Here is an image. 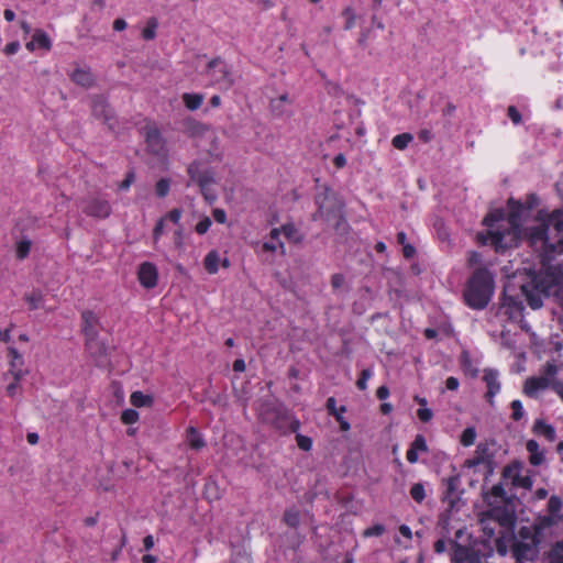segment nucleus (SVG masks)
Returning a JSON list of instances; mask_svg holds the SVG:
<instances>
[{
	"mask_svg": "<svg viewBox=\"0 0 563 563\" xmlns=\"http://www.w3.org/2000/svg\"><path fill=\"white\" fill-rule=\"evenodd\" d=\"M528 280L517 284L515 280H507L503 287L499 297V303L496 316L503 312L508 320H522L525 297L528 306L533 309H540L543 306V297L551 296V289L554 286V279L542 275L533 268L526 269Z\"/></svg>",
	"mask_w": 563,
	"mask_h": 563,
	"instance_id": "obj_1",
	"label": "nucleus"
},
{
	"mask_svg": "<svg viewBox=\"0 0 563 563\" xmlns=\"http://www.w3.org/2000/svg\"><path fill=\"white\" fill-rule=\"evenodd\" d=\"M522 239L527 240L531 247L540 251L541 271L545 272L544 276L556 277L563 276V265H552V261L563 253V235L558 239L556 243L551 242V236L547 230V224L540 222L536 227L522 228Z\"/></svg>",
	"mask_w": 563,
	"mask_h": 563,
	"instance_id": "obj_2",
	"label": "nucleus"
},
{
	"mask_svg": "<svg viewBox=\"0 0 563 563\" xmlns=\"http://www.w3.org/2000/svg\"><path fill=\"white\" fill-rule=\"evenodd\" d=\"M495 290L494 274L485 266L474 269L463 289V299L466 306L474 310L485 309Z\"/></svg>",
	"mask_w": 563,
	"mask_h": 563,
	"instance_id": "obj_3",
	"label": "nucleus"
},
{
	"mask_svg": "<svg viewBox=\"0 0 563 563\" xmlns=\"http://www.w3.org/2000/svg\"><path fill=\"white\" fill-rule=\"evenodd\" d=\"M509 208L507 222L508 228L495 229L493 247L497 253H505L507 250L517 247L522 240V209L523 205L520 200L509 198L507 201Z\"/></svg>",
	"mask_w": 563,
	"mask_h": 563,
	"instance_id": "obj_4",
	"label": "nucleus"
},
{
	"mask_svg": "<svg viewBox=\"0 0 563 563\" xmlns=\"http://www.w3.org/2000/svg\"><path fill=\"white\" fill-rule=\"evenodd\" d=\"M319 196H327L324 208V220L332 223L335 231L340 232L346 225L344 216V201L335 194L328 185L322 187V191L318 192Z\"/></svg>",
	"mask_w": 563,
	"mask_h": 563,
	"instance_id": "obj_5",
	"label": "nucleus"
},
{
	"mask_svg": "<svg viewBox=\"0 0 563 563\" xmlns=\"http://www.w3.org/2000/svg\"><path fill=\"white\" fill-rule=\"evenodd\" d=\"M258 415L264 423L272 426L282 433L287 432V419L289 413L284 407L273 402H264L260 408Z\"/></svg>",
	"mask_w": 563,
	"mask_h": 563,
	"instance_id": "obj_6",
	"label": "nucleus"
},
{
	"mask_svg": "<svg viewBox=\"0 0 563 563\" xmlns=\"http://www.w3.org/2000/svg\"><path fill=\"white\" fill-rule=\"evenodd\" d=\"M92 115L101 120L110 131L118 126L117 118L107 99L100 95L95 96L91 102Z\"/></svg>",
	"mask_w": 563,
	"mask_h": 563,
	"instance_id": "obj_7",
	"label": "nucleus"
},
{
	"mask_svg": "<svg viewBox=\"0 0 563 563\" xmlns=\"http://www.w3.org/2000/svg\"><path fill=\"white\" fill-rule=\"evenodd\" d=\"M82 212L97 219H106L111 214L112 208L107 199L91 197L82 201Z\"/></svg>",
	"mask_w": 563,
	"mask_h": 563,
	"instance_id": "obj_8",
	"label": "nucleus"
},
{
	"mask_svg": "<svg viewBox=\"0 0 563 563\" xmlns=\"http://www.w3.org/2000/svg\"><path fill=\"white\" fill-rule=\"evenodd\" d=\"M538 541H514L511 544V553L517 563L533 561L539 556Z\"/></svg>",
	"mask_w": 563,
	"mask_h": 563,
	"instance_id": "obj_9",
	"label": "nucleus"
},
{
	"mask_svg": "<svg viewBox=\"0 0 563 563\" xmlns=\"http://www.w3.org/2000/svg\"><path fill=\"white\" fill-rule=\"evenodd\" d=\"M452 563H483L479 551L472 547L463 545L457 541H452Z\"/></svg>",
	"mask_w": 563,
	"mask_h": 563,
	"instance_id": "obj_10",
	"label": "nucleus"
},
{
	"mask_svg": "<svg viewBox=\"0 0 563 563\" xmlns=\"http://www.w3.org/2000/svg\"><path fill=\"white\" fill-rule=\"evenodd\" d=\"M202 163L200 161H192L187 167V174L191 181L196 183L200 189L203 185L216 183L214 170L212 168L201 169Z\"/></svg>",
	"mask_w": 563,
	"mask_h": 563,
	"instance_id": "obj_11",
	"label": "nucleus"
},
{
	"mask_svg": "<svg viewBox=\"0 0 563 563\" xmlns=\"http://www.w3.org/2000/svg\"><path fill=\"white\" fill-rule=\"evenodd\" d=\"M537 220L539 222L545 223L548 231L550 230V228H553L556 235H560L563 233V209L562 208L554 209L551 213L547 212L545 210H539L538 214H537Z\"/></svg>",
	"mask_w": 563,
	"mask_h": 563,
	"instance_id": "obj_12",
	"label": "nucleus"
},
{
	"mask_svg": "<svg viewBox=\"0 0 563 563\" xmlns=\"http://www.w3.org/2000/svg\"><path fill=\"white\" fill-rule=\"evenodd\" d=\"M208 69L211 73L212 78L216 79L219 84H223L227 88L231 87L233 84V80L231 78V75L229 70L227 69V66L222 63V60L217 57L209 62Z\"/></svg>",
	"mask_w": 563,
	"mask_h": 563,
	"instance_id": "obj_13",
	"label": "nucleus"
},
{
	"mask_svg": "<svg viewBox=\"0 0 563 563\" xmlns=\"http://www.w3.org/2000/svg\"><path fill=\"white\" fill-rule=\"evenodd\" d=\"M137 276L140 284L147 289L154 288L157 285V268L150 262H144L140 265Z\"/></svg>",
	"mask_w": 563,
	"mask_h": 563,
	"instance_id": "obj_14",
	"label": "nucleus"
},
{
	"mask_svg": "<svg viewBox=\"0 0 563 563\" xmlns=\"http://www.w3.org/2000/svg\"><path fill=\"white\" fill-rule=\"evenodd\" d=\"M483 380L486 383L487 391L485 398L493 407L495 395L500 390V383L498 382V372L493 368L484 369Z\"/></svg>",
	"mask_w": 563,
	"mask_h": 563,
	"instance_id": "obj_15",
	"label": "nucleus"
},
{
	"mask_svg": "<svg viewBox=\"0 0 563 563\" xmlns=\"http://www.w3.org/2000/svg\"><path fill=\"white\" fill-rule=\"evenodd\" d=\"M442 483L446 486L442 501H446L450 509H453L456 505V501L460 499V496H455L457 486L460 485V475L454 474L448 478H443Z\"/></svg>",
	"mask_w": 563,
	"mask_h": 563,
	"instance_id": "obj_16",
	"label": "nucleus"
},
{
	"mask_svg": "<svg viewBox=\"0 0 563 563\" xmlns=\"http://www.w3.org/2000/svg\"><path fill=\"white\" fill-rule=\"evenodd\" d=\"M81 319H82V332L85 335V339H89L92 336H97V325L99 323L98 317L91 310H85L81 312Z\"/></svg>",
	"mask_w": 563,
	"mask_h": 563,
	"instance_id": "obj_17",
	"label": "nucleus"
},
{
	"mask_svg": "<svg viewBox=\"0 0 563 563\" xmlns=\"http://www.w3.org/2000/svg\"><path fill=\"white\" fill-rule=\"evenodd\" d=\"M496 445L497 442L495 439L485 440L484 442L478 443L475 454L483 464L495 460L496 451L492 450L490 446Z\"/></svg>",
	"mask_w": 563,
	"mask_h": 563,
	"instance_id": "obj_18",
	"label": "nucleus"
},
{
	"mask_svg": "<svg viewBox=\"0 0 563 563\" xmlns=\"http://www.w3.org/2000/svg\"><path fill=\"white\" fill-rule=\"evenodd\" d=\"M85 345L87 351L95 358L106 356L108 354V351L110 350V346L107 345L104 342L100 341L98 335L86 339Z\"/></svg>",
	"mask_w": 563,
	"mask_h": 563,
	"instance_id": "obj_19",
	"label": "nucleus"
},
{
	"mask_svg": "<svg viewBox=\"0 0 563 563\" xmlns=\"http://www.w3.org/2000/svg\"><path fill=\"white\" fill-rule=\"evenodd\" d=\"M183 130L189 136L197 137L202 136L209 130V126L196 119L186 118L183 120Z\"/></svg>",
	"mask_w": 563,
	"mask_h": 563,
	"instance_id": "obj_20",
	"label": "nucleus"
},
{
	"mask_svg": "<svg viewBox=\"0 0 563 563\" xmlns=\"http://www.w3.org/2000/svg\"><path fill=\"white\" fill-rule=\"evenodd\" d=\"M70 78L75 84L84 88H90L95 84V78L91 73L80 68L75 69Z\"/></svg>",
	"mask_w": 563,
	"mask_h": 563,
	"instance_id": "obj_21",
	"label": "nucleus"
},
{
	"mask_svg": "<svg viewBox=\"0 0 563 563\" xmlns=\"http://www.w3.org/2000/svg\"><path fill=\"white\" fill-rule=\"evenodd\" d=\"M555 515L548 512V515H540L536 518L532 529L537 531L538 534L543 537V531L555 526Z\"/></svg>",
	"mask_w": 563,
	"mask_h": 563,
	"instance_id": "obj_22",
	"label": "nucleus"
},
{
	"mask_svg": "<svg viewBox=\"0 0 563 563\" xmlns=\"http://www.w3.org/2000/svg\"><path fill=\"white\" fill-rule=\"evenodd\" d=\"M508 213L501 208L494 209L490 212H488L483 221L482 224L487 228H493L500 221L507 220Z\"/></svg>",
	"mask_w": 563,
	"mask_h": 563,
	"instance_id": "obj_23",
	"label": "nucleus"
},
{
	"mask_svg": "<svg viewBox=\"0 0 563 563\" xmlns=\"http://www.w3.org/2000/svg\"><path fill=\"white\" fill-rule=\"evenodd\" d=\"M282 233L294 244H301L305 240L303 234L298 231L294 223H286L282 225Z\"/></svg>",
	"mask_w": 563,
	"mask_h": 563,
	"instance_id": "obj_24",
	"label": "nucleus"
},
{
	"mask_svg": "<svg viewBox=\"0 0 563 563\" xmlns=\"http://www.w3.org/2000/svg\"><path fill=\"white\" fill-rule=\"evenodd\" d=\"M533 432L543 434L548 441L553 442L556 439V433L551 424L545 423L542 419L536 420Z\"/></svg>",
	"mask_w": 563,
	"mask_h": 563,
	"instance_id": "obj_25",
	"label": "nucleus"
},
{
	"mask_svg": "<svg viewBox=\"0 0 563 563\" xmlns=\"http://www.w3.org/2000/svg\"><path fill=\"white\" fill-rule=\"evenodd\" d=\"M23 300L29 303L31 310H36L43 307L44 295L41 289H33L23 296Z\"/></svg>",
	"mask_w": 563,
	"mask_h": 563,
	"instance_id": "obj_26",
	"label": "nucleus"
},
{
	"mask_svg": "<svg viewBox=\"0 0 563 563\" xmlns=\"http://www.w3.org/2000/svg\"><path fill=\"white\" fill-rule=\"evenodd\" d=\"M130 401L134 407H151L154 402V397L136 390L132 393Z\"/></svg>",
	"mask_w": 563,
	"mask_h": 563,
	"instance_id": "obj_27",
	"label": "nucleus"
},
{
	"mask_svg": "<svg viewBox=\"0 0 563 563\" xmlns=\"http://www.w3.org/2000/svg\"><path fill=\"white\" fill-rule=\"evenodd\" d=\"M219 264H220V255L217 251H210L205 260H203V266H205V269L209 273V274H216L219 269Z\"/></svg>",
	"mask_w": 563,
	"mask_h": 563,
	"instance_id": "obj_28",
	"label": "nucleus"
},
{
	"mask_svg": "<svg viewBox=\"0 0 563 563\" xmlns=\"http://www.w3.org/2000/svg\"><path fill=\"white\" fill-rule=\"evenodd\" d=\"M187 439L190 448L194 450L198 451L206 445L205 440L195 427H189L187 429Z\"/></svg>",
	"mask_w": 563,
	"mask_h": 563,
	"instance_id": "obj_29",
	"label": "nucleus"
},
{
	"mask_svg": "<svg viewBox=\"0 0 563 563\" xmlns=\"http://www.w3.org/2000/svg\"><path fill=\"white\" fill-rule=\"evenodd\" d=\"M146 143L153 152L157 153L163 145L162 135L157 129H150L146 132Z\"/></svg>",
	"mask_w": 563,
	"mask_h": 563,
	"instance_id": "obj_30",
	"label": "nucleus"
},
{
	"mask_svg": "<svg viewBox=\"0 0 563 563\" xmlns=\"http://www.w3.org/2000/svg\"><path fill=\"white\" fill-rule=\"evenodd\" d=\"M183 101L189 110L194 111L201 107L203 96L200 93H184Z\"/></svg>",
	"mask_w": 563,
	"mask_h": 563,
	"instance_id": "obj_31",
	"label": "nucleus"
},
{
	"mask_svg": "<svg viewBox=\"0 0 563 563\" xmlns=\"http://www.w3.org/2000/svg\"><path fill=\"white\" fill-rule=\"evenodd\" d=\"M283 520L288 527L296 529L300 525V512L295 508L287 509L284 512Z\"/></svg>",
	"mask_w": 563,
	"mask_h": 563,
	"instance_id": "obj_32",
	"label": "nucleus"
},
{
	"mask_svg": "<svg viewBox=\"0 0 563 563\" xmlns=\"http://www.w3.org/2000/svg\"><path fill=\"white\" fill-rule=\"evenodd\" d=\"M549 563H563V542L556 541L548 553Z\"/></svg>",
	"mask_w": 563,
	"mask_h": 563,
	"instance_id": "obj_33",
	"label": "nucleus"
},
{
	"mask_svg": "<svg viewBox=\"0 0 563 563\" xmlns=\"http://www.w3.org/2000/svg\"><path fill=\"white\" fill-rule=\"evenodd\" d=\"M519 541H526V542H532L538 541V543L541 542L542 536L538 534L536 530L532 531L530 527H521L519 529Z\"/></svg>",
	"mask_w": 563,
	"mask_h": 563,
	"instance_id": "obj_34",
	"label": "nucleus"
},
{
	"mask_svg": "<svg viewBox=\"0 0 563 563\" xmlns=\"http://www.w3.org/2000/svg\"><path fill=\"white\" fill-rule=\"evenodd\" d=\"M521 468H522V462L519 460H514L512 462H510L508 465H506L503 468L501 476L504 479H508V478L512 479V476L515 474L520 473Z\"/></svg>",
	"mask_w": 563,
	"mask_h": 563,
	"instance_id": "obj_35",
	"label": "nucleus"
},
{
	"mask_svg": "<svg viewBox=\"0 0 563 563\" xmlns=\"http://www.w3.org/2000/svg\"><path fill=\"white\" fill-rule=\"evenodd\" d=\"M314 202L318 208H317V211L314 213H312L311 220L312 221H318L319 219L324 220V208H325V202H327V196H319V194H317L314 196Z\"/></svg>",
	"mask_w": 563,
	"mask_h": 563,
	"instance_id": "obj_36",
	"label": "nucleus"
},
{
	"mask_svg": "<svg viewBox=\"0 0 563 563\" xmlns=\"http://www.w3.org/2000/svg\"><path fill=\"white\" fill-rule=\"evenodd\" d=\"M31 245H32V242L29 239H22L20 242H18L16 250H15L16 258L18 260L26 258L30 254Z\"/></svg>",
	"mask_w": 563,
	"mask_h": 563,
	"instance_id": "obj_37",
	"label": "nucleus"
},
{
	"mask_svg": "<svg viewBox=\"0 0 563 563\" xmlns=\"http://www.w3.org/2000/svg\"><path fill=\"white\" fill-rule=\"evenodd\" d=\"M33 36H34V41L36 42L38 47L44 48L46 51L51 49V46H52L51 40L44 31L37 29V30H35Z\"/></svg>",
	"mask_w": 563,
	"mask_h": 563,
	"instance_id": "obj_38",
	"label": "nucleus"
},
{
	"mask_svg": "<svg viewBox=\"0 0 563 563\" xmlns=\"http://www.w3.org/2000/svg\"><path fill=\"white\" fill-rule=\"evenodd\" d=\"M495 229L488 228L486 231L477 232L475 240L479 245L490 244L493 246Z\"/></svg>",
	"mask_w": 563,
	"mask_h": 563,
	"instance_id": "obj_39",
	"label": "nucleus"
},
{
	"mask_svg": "<svg viewBox=\"0 0 563 563\" xmlns=\"http://www.w3.org/2000/svg\"><path fill=\"white\" fill-rule=\"evenodd\" d=\"M411 141L412 135L410 133H401L393 139L391 144L397 150H405Z\"/></svg>",
	"mask_w": 563,
	"mask_h": 563,
	"instance_id": "obj_40",
	"label": "nucleus"
},
{
	"mask_svg": "<svg viewBox=\"0 0 563 563\" xmlns=\"http://www.w3.org/2000/svg\"><path fill=\"white\" fill-rule=\"evenodd\" d=\"M512 486L522 487L525 489H531L533 485V481L530 476H521L520 473L515 474L512 476Z\"/></svg>",
	"mask_w": 563,
	"mask_h": 563,
	"instance_id": "obj_41",
	"label": "nucleus"
},
{
	"mask_svg": "<svg viewBox=\"0 0 563 563\" xmlns=\"http://www.w3.org/2000/svg\"><path fill=\"white\" fill-rule=\"evenodd\" d=\"M410 496L411 498L417 501L418 504H421L426 498V490L422 483H416L410 488Z\"/></svg>",
	"mask_w": 563,
	"mask_h": 563,
	"instance_id": "obj_42",
	"label": "nucleus"
},
{
	"mask_svg": "<svg viewBox=\"0 0 563 563\" xmlns=\"http://www.w3.org/2000/svg\"><path fill=\"white\" fill-rule=\"evenodd\" d=\"M475 439H476V430H475V428L474 427H468V428H466L462 432L461 438H460V442L464 446H470V445L474 444Z\"/></svg>",
	"mask_w": 563,
	"mask_h": 563,
	"instance_id": "obj_43",
	"label": "nucleus"
},
{
	"mask_svg": "<svg viewBox=\"0 0 563 563\" xmlns=\"http://www.w3.org/2000/svg\"><path fill=\"white\" fill-rule=\"evenodd\" d=\"M170 187V181L168 178H161L155 185L156 196L159 198H164L167 196Z\"/></svg>",
	"mask_w": 563,
	"mask_h": 563,
	"instance_id": "obj_44",
	"label": "nucleus"
},
{
	"mask_svg": "<svg viewBox=\"0 0 563 563\" xmlns=\"http://www.w3.org/2000/svg\"><path fill=\"white\" fill-rule=\"evenodd\" d=\"M157 27V21L155 18H151L148 21H147V25L145 26V29L143 30L142 32V36L144 40H153L156 35L155 33V30Z\"/></svg>",
	"mask_w": 563,
	"mask_h": 563,
	"instance_id": "obj_45",
	"label": "nucleus"
},
{
	"mask_svg": "<svg viewBox=\"0 0 563 563\" xmlns=\"http://www.w3.org/2000/svg\"><path fill=\"white\" fill-rule=\"evenodd\" d=\"M562 505H563V503H562L561 497H559L556 495H552L549 498L547 510H548V512L555 515L556 512L561 511Z\"/></svg>",
	"mask_w": 563,
	"mask_h": 563,
	"instance_id": "obj_46",
	"label": "nucleus"
},
{
	"mask_svg": "<svg viewBox=\"0 0 563 563\" xmlns=\"http://www.w3.org/2000/svg\"><path fill=\"white\" fill-rule=\"evenodd\" d=\"M538 390L540 389L536 377L527 378L523 385V393L529 397H533Z\"/></svg>",
	"mask_w": 563,
	"mask_h": 563,
	"instance_id": "obj_47",
	"label": "nucleus"
},
{
	"mask_svg": "<svg viewBox=\"0 0 563 563\" xmlns=\"http://www.w3.org/2000/svg\"><path fill=\"white\" fill-rule=\"evenodd\" d=\"M139 420V412L134 409H125L122 411L121 421L124 424H133Z\"/></svg>",
	"mask_w": 563,
	"mask_h": 563,
	"instance_id": "obj_48",
	"label": "nucleus"
},
{
	"mask_svg": "<svg viewBox=\"0 0 563 563\" xmlns=\"http://www.w3.org/2000/svg\"><path fill=\"white\" fill-rule=\"evenodd\" d=\"M296 442L299 449L302 451H310L312 446V439L310 437L297 433L296 434Z\"/></svg>",
	"mask_w": 563,
	"mask_h": 563,
	"instance_id": "obj_49",
	"label": "nucleus"
},
{
	"mask_svg": "<svg viewBox=\"0 0 563 563\" xmlns=\"http://www.w3.org/2000/svg\"><path fill=\"white\" fill-rule=\"evenodd\" d=\"M410 446L417 452L420 451L427 453L429 451L426 438L422 434H417Z\"/></svg>",
	"mask_w": 563,
	"mask_h": 563,
	"instance_id": "obj_50",
	"label": "nucleus"
},
{
	"mask_svg": "<svg viewBox=\"0 0 563 563\" xmlns=\"http://www.w3.org/2000/svg\"><path fill=\"white\" fill-rule=\"evenodd\" d=\"M490 494L494 497L500 498L505 503H509L510 498L507 496L504 485L498 483L492 487Z\"/></svg>",
	"mask_w": 563,
	"mask_h": 563,
	"instance_id": "obj_51",
	"label": "nucleus"
},
{
	"mask_svg": "<svg viewBox=\"0 0 563 563\" xmlns=\"http://www.w3.org/2000/svg\"><path fill=\"white\" fill-rule=\"evenodd\" d=\"M466 263H467L468 267H474L477 265H479V267H481L482 263H483V255L481 253H478L477 251H471V252H468Z\"/></svg>",
	"mask_w": 563,
	"mask_h": 563,
	"instance_id": "obj_52",
	"label": "nucleus"
},
{
	"mask_svg": "<svg viewBox=\"0 0 563 563\" xmlns=\"http://www.w3.org/2000/svg\"><path fill=\"white\" fill-rule=\"evenodd\" d=\"M372 373L368 368H365L361 372L358 379L356 380V387L360 390H365L367 387V380L371 377Z\"/></svg>",
	"mask_w": 563,
	"mask_h": 563,
	"instance_id": "obj_53",
	"label": "nucleus"
},
{
	"mask_svg": "<svg viewBox=\"0 0 563 563\" xmlns=\"http://www.w3.org/2000/svg\"><path fill=\"white\" fill-rule=\"evenodd\" d=\"M510 407L512 409V415H511V418L515 420V421H519L522 417H523V411H522V404L520 400H514L511 404H510Z\"/></svg>",
	"mask_w": 563,
	"mask_h": 563,
	"instance_id": "obj_54",
	"label": "nucleus"
},
{
	"mask_svg": "<svg viewBox=\"0 0 563 563\" xmlns=\"http://www.w3.org/2000/svg\"><path fill=\"white\" fill-rule=\"evenodd\" d=\"M135 180V173L134 170H129L125 175V178L118 185L119 190H128L130 186Z\"/></svg>",
	"mask_w": 563,
	"mask_h": 563,
	"instance_id": "obj_55",
	"label": "nucleus"
},
{
	"mask_svg": "<svg viewBox=\"0 0 563 563\" xmlns=\"http://www.w3.org/2000/svg\"><path fill=\"white\" fill-rule=\"evenodd\" d=\"M9 355L11 356V368H15L18 365L23 364L22 355L18 352L15 347H9Z\"/></svg>",
	"mask_w": 563,
	"mask_h": 563,
	"instance_id": "obj_56",
	"label": "nucleus"
},
{
	"mask_svg": "<svg viewBox=\"0 0 563 563\" xmlns=\"http://www.w3.org/2000/svg\"><path fill=\"white\" fill-rule=\"evenodd\" d=\"M497 511H501V516L498 518L501 525L511 526L515 522V516L506 509L498 508Z\"/></svg>",
	"mask_w": 563,
	"mask_h": 563,
	"instance_id": "obj_57",
	"label": "nucleus"
},
{
	"mask_svg": "<svg viewBox=\"0 0 563 563\" xmlns=\"http://www.w3.org/2000/svg\"><path fill=\"white\" fill-rule=\"evenodd\" d=\"M521 203L523 205V209H522V213H523L525 211L531 210L534 207H537L539 205V198L536 194H530V195H528L526 201L521 202Z\"/></svg>",
	"mask_w": 563,
	"mask_h": 563,
	"instance_id": "obj_58",
	"label": "nucleus"
},
{
	"mask_svg": "<svg viewBox=\"0 0 563 563\" xmlns=\"http://www.w3.org/2000/svg\"><path fill=\"white\" fill-rule=\"evenodd\" d=\"M211 224H212L211 219L209 217H205L202 220H200L196 224L195 230L198 234H205V233H207V231L209 230Z\"/></svg>",
	"mask_w": 563,
	"mask_h": 563,
	"instance_id": "obj_59",
	"label": "nucleus"
},
{
	"mask_svg": "<svg viewBox=\"0 0 563 563\" xmlns=\"http://www.w3.org/2000/svg\"><path fill=\"white\" fill-rule=\"evenodd\" d=\"M342 14L344 16H346V22H345L344 29L345 30L352 29L355 24V14H354L352 8H350V7L345 8L343 10Z\"/></svg>",
	"mask_w": 563,
	"mask_h": 563,
	"instance_id": "obj_60",
	"label": "nucleus"
},
{
	"mask_svg": "<svg viewBox=\"0 0 563 563\" xmlns=\"http://www.w3.org/2000/svg\"><path fill=\"white\" fill-rule=\"evenodd\" d=\"M507 114L512 121L514 124H519L522 121V117L518 109L515 106H509L507 109Z\"/></svg>",
	"mask_w": 563,
	"mask_h": 563,
	"instance_id": "obj_61",
	"label": "nucleus"
},
{
	"mask_svg": "<svg viewBox=\"0 0 563 563\" xmlns=\"http://www.w3.org/2000/svg\"><path fill=\"white\" fill-rule=\"evenodd\" d=\"M183 210L180 208H174L168 213H166L163 218L165 220H170L173 223L178 224Z\"/></svg>",
	"mask_w": 563,
	"mask_h": 563,
	"instance_id": "obj_62",
	"label": "nucleus"
},
{
	"mask_svg": "<svg viewBox=\"0 0 563 563\" xmlns=\"http://www.w3.org/2000/svg\"><path fill=\"white\" fill-rule=\"evenodd\" d=\"M345 284V277L341 273L333 274L331 277V286L334 290L340 289Z\"/></svg>",
	"mask_w": 563,
	"mask_h": 563,
	"instance_id": "obj_63",
	"label": "nucleus"
},
{
	"mask_svg": "<svg viewBox=\"0 0 563 563\" xmlns=\"http://www.w3.org/2000/svg\"><path fill=\"white\" fill-rule=\"evenodd\" d=\"M417 416L422 422H429L433 417V412L431 409L423 407L417 410Z\"/></svg>",
	"mask_w": 563,
	"mask_h": 563,
	"instance_id": "obj_64",
	"label": "nucleus"
}]
</instances>
